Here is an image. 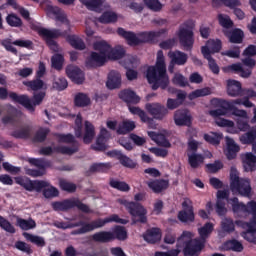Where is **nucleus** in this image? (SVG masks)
<instances>
[{
  "label": "nucleus",
  "instance_id": "obj_19",
  "mask_svg": "<svg viewBox=\"0 0 256 256\" xmlns=\"http://www.w3.org/2000/svg\"><path fill=\"white\" fill-rule=\"evenodd\" d=\"M109 139H111V133L107 131V128L102 127L95 145H92L91 148L94 151H105L107 149V142Z\"/></svg>",
  "mask_w": 256,
  "mask_h": 256
},
{
  "label": "nucleus",
  "instance_id": "obj_38",
  "mask_svg": "<svg viewBox=\"0 0 256 256\" xmlns=\"http://www.w3.org/2000/svg\"><path fill=\"white\" fill-rule=\"evenodd\" d=\"M46 11L48 15H54L56 17V21H60V23H65V21L67 20L65 12H63V10H61V8L57 6L48 5L46 7Z\"/></svg>",
  "mask_w": 256,
  "mask_h": 256
},
{
  "label": "nucleus",
  "instance_id": "obj_2",
  "mask_svg": "<svg viewBox=\"0 0 256 256\" xmlns=\"http://www.w3.org/2000/svg\"><path fill=\"white\" fill-rule=\"evenodd\" d=\"M168 29L162 28L158 31L140 32L136 34L133 31H126L124 28H118L117 33L120 37H123L130 47H137L143 45V43H154L155 39L161 37V35H167Z\"/></svg>",
  "mask_w": 256,
  "mask_h": 256
},
{
  "label": "nucleus",
  "instance_id": "obj_49",
  "mask_svg": "<svg viewBox=\"0 0 256 256\" xmlns=\"http://www.w3.org/2000/svg\"><path fill=\"white\" fill-rule=\"evenodd\" d=\"M135 127V122L123 121L122 124L119 125L116 132L118 135H127V133H131V131H133Z\"/></svg>",
  "mask_w": 256,
  "mask_h": 256
},
{
  "label": "nucleus",
  "instance_id": "obj_64",
  "mask_svg": "<svg viewBox=\"0 0 256 256\" xmlns=\"http://www.w3.org/2000/svg\"><path fill=\"white\" fill-rule=\"evenodd\" d=\"M218 21L224 29H231L233 27V20L228 15L219 14Z\"/></svg>",
  "mask_w": 256,
  "mask_h": 256
},
{
  "label": "nucleus",
  "instance_id": "obj_30",
  "mask_svg": "<svg viewBox=\"0 0 256 256\" xmlns=\"http://www.w3.org/2000/svg\"><path fill=\"white\" fill-rule=\"evenodd\" d=\"M168 57L171 59V63L173 65H185V63H187V60L189 59L186 53L179 50H176L174 52L170 51L168 53Z\"/></svg>",
  "mask_w": 256,
  "mask_h": 256
},
{
  "label": "nucleus",
  "instance_id": "obj_7",
  "mask_svg": "<svg viewBox=\"0 0 256 256\" xmlns=\"http://www.w3.org/2000/svg\"><path fill=\"white\" fill-rule=\"evenodd\" d=\"M127 229L124 226H116L113 231H100L92 235L95 243H111L117 239L118 241L127 240Z\"/></svg>",
  "mask_w": 256,
  "mask_h": 256
},
{
  "label": "nucleus",
  "instance_id": "obj_42",
  "mask_svg": "<svg viewBox=\"0 0 256 256\" xmlns=\"http://www.w3.org/2000/svg\"><path fill=\"white\" fill-rule=\"evenodd\" d=\"M5 21L9 27L21 29L23 27V20L15 13H10L6 16Z\"/></svg>",
  "mask_w": 256,
  "mask_h": 256
},
{
  "label": "nucleus",
  "instance_id": "obj_51",
  "mask_svg": "<svg viewBox=\"0 0 256 256\" xmlns=\"http://www.w3.org/2000/svg\"><path fill=\"white\" fill-rule=\"evenodd\" d=\"M0 228L6 233H10V235H15V233H17L15 226L2 215H0Z\"/></svg>",
  "mask_w": 256,
  "mask_h": 256
},
{
  "label": "nucleus",
  "instance_id": "obj_32",
  "mask_svg": "<svg viewBox=\"0 0 256 256\" xmlns=\"http://www.w3.org/2000/svg\"><path fill=\"white\" fill-rule=\"evenodd\" d=\"M224 251H233L234 253H243V243L237 239H231L223 243Z\"/></svg>",
  "mask_w": 256,
  "mask_h": 256
},
{
  "label": "nucleus",
  "instance_id": "obj_35",
  "mask_svg": "<svg viewBox=\"0 0 256 256\" xmlns=\"http://www.w3.org/2000/svg\"><path fill=\"white\" fill-rule=\"evenodd\" d=\"M203 57L204 59H207L208 61V67L214 75H219L221 69L219 68V65L215 61V58L213 56L209 55V49L203 48Z\"/></svg>",
  "mask_w": 256,
  "mask_h": 256
},
{
  "label": "nucleus",
  "instance_id": "obj_10",
  "mask_svg": "<svg viewBox=\"0 0 256 256\" xmlns=\"http://www.w3.org/2000/svg\"><path fill=\"white\" fill-rule=\"evenodd\" d=\"M54 136L58 138V143L72 144V147H69V146L54 147L55 153H61V155H74V153L79 152V142L75 140V136H73V134L56 133Z\"/></svg>",
  "mask_w": 256,
  "mask_h": 256
},
{
  "label": "nucleus",
  "instance_id": "obj_39",
  "mask_svg": "<svg viewBox=\"0 0 256 256\" xmlns=\"http://www.w3.org/2000/svg\"><path fill=\"white\" fill-rule=\"evenodd\" d=\"M109 186L112 187V189L121 191L122 193H129V191H131V186H129L127 182L117 180L115 178H110Z\"/></svg>",
  "mask_w": 256,
  "mask_h": 256
},
{
  "label": "nucleus",
  "instance_id": "obj_17",
  "mask_svg": "<svg viewBox=\"0 0 256 256\" xmlns=\"http://www.w3.org/2000/svg\"><path fill=\"white\" fill-rule=\"evenodd\" d=\"M212 103H218V105H220L221 107L210 112L212 117H221L223 115H227V113H231V110L233 109L234 105H237V103H235V100L227 101L218 98H214L212 100Z\"/></svg>",
  "mask_w": 256,
  "mask_h": 256
},
{
  "label": "nucleus",
  "instance_id": "obj_56",
  "mask_svg": "<svg viewBox=\"0 0 256 256\" xmlns=\"http://www.w3.org/2000/svg\"><path fill=\"white\" fill-rule=\"evenodd\" d=\"M51 63L53 69H56V71H61V69H63V63H65V57L63 54H54L51 58Z\"/></svg>",
  "mask_w": 256,
  "mask_h": 256
},
{
  "label": "nucleus",
  "instance_id": "obj_26",
  "mask_svg": "<svg viewBox=\"0 0 256 256\" xmlns=\"http://www.w3.org/2000/svg\"><path fill=\"white\" fill-rule=\"evenodd\" d=\"M107 62V56L92 52L90 55V59L86 62L87 67H103L105 63Z\"/></svg>",
  "mask_w": 256,
  "mask_h": 256
},
{
  "label": "nucleus",
  "instance_id": "obj_20",
  "mask_svg": "<svg viewBox=\"0 0 256 256\" xmlns=\"http://www.w3.org/2000/svg\"><path fill=\"white\" fill-rule=\"evenodd\" d=\"M119 99L124 101L125 104H127L128 109L130 107H135L131 105H137L138 103L141 102V97L135 93V91L131 89H124L119 93Z\"/></svg>",
  "mask_w": 256,
  "mask_h": 256
},
{
  "label": "nucleus",
  "instance_id": "obj_13",
  "mask_svg": "<svg viewBox=\"0 0 256 256\" xmlns=\"http://www.w3.org/2000/svg\"><path fill=\"white\" fill-rule=\"evenodd\" d=\"M28 162L30 165L37 167V169H28L26 173L30 177H43L45 175L47 169L51 167V161L45 158H29Z\"/></svg>",
  "mask_w": 256,
  "mask_h": 256
},
{
  "label": "nucleus",
  "instance_id": "obj_54",
  "mask_svg": "<svg viewBox=\"0 0 256 256\" xmlns=\"http://www.w3.org/2000/svg\"><path fill=\"white\" fill-rule=\"evenodd\" d=\"M214 7H219V5H225L229 9H235V7H240L241 1L239 0H212Z\"/></svg>",
  "mask_w": 256,
  "mask_h": 256
},
{
  "label": "nucleus",
  "instance_id": "obj_25",
  "mask_svg": "<svg viewBox=\"0 0 256 256\" xmlns=\"http://www.w3.org/2000/svg\"><path fill=\"white\" fill-rule=\"evenodd\" d=\"M144 241L146 243H150L151 245H155V243H159L161 241V229L159 228H151L146 231L143 235Z\"/></svg>",
  "mask_w": 256,
  "mask_h": 256
},
{
  "label": "nucleus",
  "instance_id": "obj_63",
  "mask_svg": "<svg viewBox=\"0 0 256 256\" xmlns=\"http://www.w3.org/2000/svg\"><path fill=\"white\" fill-rule=\"evenodd\" d=\"M119 163L122 167H126L127 169H135L137 167V162L133 161V159L129 158V156L122 154L119 159Z\"/></svg>",
  "mask_w": 256,
  "mask_h": 256
},
{
  "label": "nucleus",
  "instance_id": "obj_8",
  "mask_svg": "<svg viewBox=\"0 0 256 256\" xmlns=\"http://www.w3.org/2000/svg\"><path fill=\"white\" fill-rule=\"evenodd\" d=\"M9 97L14 101V103H19L25 107V109L30 111V113H35V107H37V105H41V103H43V99H45V92H38L34 94L32 100L29 99V96L27 95H18L15 92H10Z\"/></svg>",
  "mask_w": 256,
  "mask_h": 256
},
{
  "label": "nucleus",
  "instance_id": "obj_48",
  "mask_svg": "<svg viewBox=\"0 0 256 256\" xmlns=\"http://www.w3.org/2000/svg\"><path fill=\"white\" fill-rule=\"evenodd\" d=\"M95 51H99L101 55H104L106 58L109 57V53L111 52V45H109L106 41H99L94 43L93 45Z\"/></svg>",
  "mask_w": 256,
  "mask_h": 256
},
{
  "label": "nucleus",
  "instance_id": "obj_28",
  "mask_svg": "<svg viewBox=\"0 0 256 256\" xmlns=\"http://www.w3.org/2000/svg\"><path fill=\"white\" fill-rule=\"evenodd\" d=\"M208 49L209 55L211 56L214 53H219L221 49H223V42H221V39H209L206 42V46L201 47V53L203 55V49Z\"/></svg>",
  "mask_w": 256,
  "mask_h": 256
},
{
  "label": "nucleus",
  "instance_id": "obj_45",
  "mask_svg": "<svg viewBox=\"0 0 256 256\" xmlns=\"http://www.w3.org/2000/svg\"><path fill=\"white\" fill-rule=\"evenodd\" d=\"M16 225L17 227H20L22 231H30V229H35V227H37V223L32 218L28 220L23 218H17Z\"/></svg>",
  "mask_w": 256,
  "mask_h": 256
},
{
  "label": "nucleus",
  "instance_id": "obj_62",
  "mask_svg": "<svg viewBox=\"0 0 256 256\" xmlns=\"http://www.w3.org/2000/svg\"><path fill=\"white\" fill-rule=\"evenodd\" d=\"M123 57H125V50L123 48H111L107 59H110L111 61H117L119 59H123Z\"/></svg>",
  "mask_w": 256,
  "mask_h": 256
},
{
  "label": "nucleus",
  "instance_id": "obj_44",
  "mask_svg": "<svg viewBox=\"0 0 256 256\" xmlns=\"http://www.w3.org/2000/svg\"><path fill=\"white\" fill-rule=\"evenodd\" d=\"M247 232L244 234V239H246V241H249V243H254L256 244V222L255 221H251L248 222L247 224Z\"/></svg>",
  "mask_w": 256,
  "mask_h": 256
},
{
  "label": "nucleus",
  "instance_id": "obj_23",
  "mask_svg": "<svg viewBox=\"0 0 256 256\" xmlns=\"http://www.w3.org/2000/svg\"><path fill=\"white\" fill-rule=\"evenodd\" d=\"M226 145L225 155L228 161H233L237 157V152L241 151V148L235 143L233 138H226Z\"/></svg>",
  "mask_w": 256,
  "mask_h": 256
},
{
  "label": "nucleus",
  "instance_id": "obj_18",
  "mask_svg": "<svg viewBox=\"0 0 256 256\" xmlns=\"http://www.w3.org/2000/svg\"><path fill=\"white\" fill-rule=\"evenodd\" d=\"M66 75L76 85H83L85 83V73L77 66H67Z\"/></svg>",
  "mask_w": 256,
  "mask_h": 256
},
{
  "label": "nucleus",
  "instance_id": "obj_57",
  "mask_svg": "<svg viewBox=\"0 0 256 256\" xmlns=\"http://www.w3.org/2000/svg\"><path fill=\"white\" fill-rule=\"evenodd\" d=\"M243 163L246 164V167H248L249 171H255L256 169V156L255 154L249 152L246 153L243 158Z\"/></svg>",
  "mask_w": 256,
  "mask_h": 256
},
{
  "label": "nucleus",
  "instance_id": "obj_58",
  "mask_svg": "<svg viewBox=\"0 0 256 256\" xmlns=\"http://www.w3.org/2000/svg\"><path fill=\"white\" fill-rule=\"evenodd\" d=\"M49 133H51V130L49 128H39L33 138L35 143H44Z\"/></svg>",
  "mask_w": 256,
  "mask_h": 256
},
{
  "label": "nucleus",
  "instance_id": "obj_9",
  "mask_svg": "<svg viewBox=\"0 0 256 256\" xmlns=\"http://www.w3.org/2000/svg\"><path fill=\"white\" fill-rule=\"evenodd\" d=\"M51 207L53 211H62L63 213H67V211H71V209H75V207H77L78 210L82 213H91V208L89 205L75 198L64 199L62 201H54L51 203Z\"/></svg>",
  "mask_w": 256,
  "mask_h": 256
},
{
  "label": "nucleus",
  "instance_id": "obj_52",
  "mask_svg": "<svg viewBox=\"0 0 256 256\" xmlns=\"http://www.w3.org/2000/svg\"><path fill=\"white\" fill-rule=\"evenodd\" d=\"M23 237H25L27 241H30V243L37 245V247H45L46 245L44 237L33 235L27 232L23 233Z\"/></svg>",
  "mask_w": 256,
  "mask_h": 256
},
{
  "label": "nucleus",
  "instance_id": "obj_1",
  "mask_svg": "<svg viewBox=\"0 0 256 256\" xmlns=\"http://www.w3.org/2000/svg\"><path fill=\"white\" fill-rule=\"evenodd\" d=\"M146 78L152 90L167 89L169 87V75L167 74V65L165 64V55L163 50L157 52L156 64L149 66L146 71Z\"/></svg>",
  "mask_w": 256,
  "mask_h": 256
},
{
  "label": "nucleus",
  "instance_id": "obj_11",
  "mask_svg": "<svg viewBox=\"0 0 256 256\" xmlns=\"http://www.w3.org/2000/svg\"><path fill=\"white\" fill-rule=\"evenodd\" d=\"M118 203L123 205L132 217H138V223H147V210L143 205L137 202H129L125 199H119Z\"/></svg>",
  "mask_w": 256,
  "mask_h": 256
},
{
  "label": "nucleus",
  "instance_id": "obj_16",
  "mask_svg": "<svg viewBox=\"0 0 256 256\" xmlns=\"http://www.w3.org/2000/svg\"><path fill=\"white\" fill-rule=\"evenodd\" d=\"M145 109L157 121H163L164 117L169 115V110L161 103H147Z\"/></svg>",
  "mask_w": 256,
  "mask_h": 256
},
{
  "label": "nucleus",
  "instance_id": "obj_33",
  "mask_svg": "<svg viewBox=\"0 0 256 256\" xmlns=\"http://www.w3.org/2000/svg\"><path fill=\"white\" fill-rule=\"evenodd\" d=\"M84 136H83V142L86 145H89L95 139V126L93 123L89 121L84 122Z\"/></svg>",
  "mask_w": 256,
  "mask_h": 256
},
{
  "label": "nucleus",
  "instance_id": "obj_31",
  "mask_svg": "<svg viewBox=\"0 0 256 256\" xmlns=\"http://www.w3.org/2000/svg\"><path fill=\"white\" fill-rule=\"evenodd\" d=\"M188 163L192 169H199L205 163V156L197 152L187 153Z\"/></svg>",
  "mask_w": 256,
  "mask_h": 256
},
{
  "label": "nucleus",
  "instance_id": "obj_36",
  "mask_svg": "<svg viewBox=\"0 0 256 256\" xmlns=\"http://www.w3.org/2000/svg\"><path fill=\"white\" fill-rule=\"evenodd\" d=\"M226 37H228L230 43L240 44L243 43L245 33L243 32V30L235 28L232 31L226 33Z\"/></svg>",
  "mask_w": 256,
  "mask_h": 256
},
{
  "label": "nucleus",
  "instance_id": "obj_4",
  "mask_svg": "<svg viewBox=\"0 0 256 256\" xmlns=\"http://www.w3.org/2000/svg\"><path fill=\"white\" fill-rule=\"evenodd\" d=\"M183 243V253L184 256H198L203 249H205V244L199 239L193 240V233L190 231H183L181 236L177 239L176 247L179 249Z\"/></svg>",
  "mask_w": 256,
  "mask_h": 256
},
{
  "label": "nucleus",
  "instance_id": "obj_24",
  "mask_svg": "<svg viewBox=\"0 0 256 256\" xmlns=\"http://www.w3.org/2000/svg\"><path fill=\"white\" fill-rule=\"evenodd\" d=\"M147 186L153 193H162L165 189L169 188V180L165 179H156L147 182Z\"/></svg>",
  "mask_w": 256,
  "mask_h": 256
},
{
  "label": "nucleus",
  "instance_id": "obj_47",
  "mask_svg": "<svg viewBox=\"0 0 256 256\" xmlns=\"http://www.w3.org/2000/svg\"><path fill=\"white\" fill-rule=\"evenodd\" d=\"M31 131V126L27 125L20 130L13 131L11 137H14V139H29L31 137Z\"/></svg>",
  "mask_w": 256,
  "mask_h": 256
},
{
  "label": "nucleus",
  "instance_id": "obj_21",
  "mask_svg": "<svg viewBox=\"0 0 256 256\" xmlns=\"http://www.w3.org/2000/svg\"><path fill=\"white\" fill-rule=\"evenodd\" d=\"M174 122L178 127H191V115L185 109L177 110L174 113Z\"/></svg>",
  "mask_w": 256,
  "mask_h": 256
},
{
  "label": "nucleus",
  "instance_id": "obj_55",
  "mask_svg": "<svg viewBox=\"0 0 256 256\" xmlns=\"http://www.w3.org/2000/svg\"><path fill=\"white\" fill-rule=\"evenodd\" d=\"M207 95H211V88H209V87H205L202 89H196V90L192 91L188 95V99H190V101H193V99H198V97H207Z\"/></svg>",
  "mask_w": 256,
  "mask_h": 256
},
{
  "label": "nucleus",
  "instance_id": "obj_37",
  "mask_svg": "<svg viewBox=\"0 0 256 256\" xmlns=\"http://www.w3.org/2000/svg\"><path fill=\"white\" fill-rule=\"evenodd\" d=\"M112 168L113 164L111 162L93 163L90 166L89 171L90 173H109Z\"/></svg>",
  "mask_w": 256,
  "mask_h": 256
},
{
  "label": "nucleus",
  "instance_id": "obj_41",
  "mask_svg": "<svg viewBox=\"0 0 256 256\" xmlns=\"http://www.w3.org/2000/svg\"><path fill=\"white\" fill-rule=\"evenodd\" d=\"M23 85L28 88V91H41L45 87V82L41 78L36 77L34 80L24 81Z\"/></svg>",
  "mask_w": 256,
  "mask_h": 256
},
{
  "label": "nucleus",
  "instance_id": "obj_6",
  "mask_svg": "<svg viewBox=\"0 0 256 256\" xmlns=\"http://www.w3.org/2000/svg\"><path fill=\"white\" fill-rule=\"evenodd\" d=\"M195 23L193 20H186L182 23L178 30L179 43L184 47L185 51H191L193 45H195Z\"/></svg>",
  "mask_w": 256,
  "mask_h": 256
},
{
  "label": "nucleus",
  "instance_id": "obj_22",
  "mask_svg": "<svg viewBox=\"0 0 256 256\" xmlns=\"http://www.w3.org/2000/svg\"><path fill=\"white\" fill-rule=\"evenodd\" d=\"M227 93L229 97H243V86L237 80L227 81Z\"/></svg>",
  "mask_w": 256,
  "mask_h": 256
},
{
  "label": "nucleus",
  "instance_id": "obj_50",
  "mask_svg": "<svg viewBox=\"0 0 256 256\" xmlns=\"http://www.w3.org/2000/svg\"><path fill=\"white\" fill-rule=\"evenodd\" d=\"M106 224L107 218H98L96 220L91 221L90 223L85 222L88 233H91V231H95V229H101V227H105Z\"/></svg>",
  "mask_w": 256,
  "mask_h": 256
},
{
  "label": "nucleus",
  "instance_id": "obj_14",
  "mask_svg": "<svg viewBox=\"0 0 256 256\" xmlns=\"http://www.w3.org/2000/svg\"><path fill=\"white\" fill-rule=\"evenodd\" d=\"M0 45L4 47L9 53H13V55H17L18 51L15 47H21L23 49H28L29 51L33 50L35 45L33 41L26 39H17L11 42V39H3L0 41ZM15 45V47L13 46Z\"/></svg>",
  "mask_w": 256,
  "mask_h": 256
},
{
  "label": "nucleus",
  "instance_id": "obj_60",
  "mask_svg": "<svg viewBox=\"0 0 256 256\" xmlns=\"http://www.w3.org/2000/svg\"><path fill=\"white\" fill-rule=\"evenodd\" d=\"M232 201V210L234 213H245L249 211L247 209V205H245L243 202H239V198L234 197L231 199Z\"/></svg>",
  "mask_w": 256,
  "mask_h": 256
},
{
  "label": "nucleus",
  "instance_id": "obj_27",
  "mask_svg": "<svg viewBox=\"0 0 256 256\" xmlns=\"http://www.w3.org/2000/svg\"><path fill=\"white\" fill-rule=\"evenodd\" d=\"M129 111L132 113V115H138L142 123H147L149 127H153L155 125V118L149 117L145 110H142L139 107H130Z\"/></svg>",
  "mask_w": 256,
  "mask_h": 256
},
{
  "label": "nucleus",
  "instance_id": "obj_59",
  "mask_svg": "<svg viewBox=\"0 0 256 256\" xmlns=\"http://www.w3.org/2000/svg\"><path fill=\"white\" fill-rule=\"evenodd\" d=\"M256 139V130H250L247 133L240 136V142L242 145H251L252 143H255Z\"/></svg>",
  "mask_w": 256,
  "mask_h": 256
},
{
  "label": "nucleus",
  "instance_id": "obj_12",
  "mask_svg": "<svg viewBox=\"0 0 256 256\" xmlns=\"http://www.w3.org/2000/svg\"><path fill=\"white\" fill-rule=\"evenodd\" d=\"M38 35L43 37V39L46 41V45L51 51H53V53H59V44H57V41L53 39H59V37H63V32H61V30H49L47 28H40L38 30Z\"/></svg>",
  "mask_w": 256,
  "mask_h": 256
},
{
  "label": "nucleus",
  "instance_id": "obj_40",
  "mask_svg": "<svg viewBox=\"0 0 256 256\" xmlns=\"http://www.w3.org/2000/svg\"><path fill=\"white\" fill-rule=\"evenodd\" d=\"M74 105L75 107H89L91 105V98L83 92H78L74 97Z\"/></svg>",
  "mask_w": 256,
  "mask_h": 256
},
{
  "label": "nucleus",
  "instance_id": "obj_46",
  "mask_svg": "<svg viewBox=\"0 0 256 256\" xmlns=\"http://www.w3.org/2000/svg\"><path fill=\"white\" fill-rule=\"evenodd\" d=\"M117 13L113 11H105L102 13V15L98 18L99 23H103L104 25H107L109 23H117Z\"/></svg>",
  "mask_w": 256,
  "mask_h": 256
},
{
  "label": "nucleus",
  "instance_id": "obj_34",
  "mask_svg": "<svg viewBox=\"0 0 256 256\" xmlns=\"http://www.w3.org/2000/svg\"><path fill=\"white\" fill-rule=\"evenodd\" d=\"M213 229V223L207 222L206 224H204V226L198 229V234L200 235V239H198V241H201V243L205 245L207 239H209V237L213 233Z\"/></svg>",
  "mask_w": 256,
  "mask_h": 256
},
{
  "label": "nucleus",
  "instance_id": "obj_53",
  "mask_svg": "<svg viewBox=\"0 0 256 256\" xmlns=\"http://www.w3.org/2000/svg\"><path fill=\"white\" fill-rule=\"evenodd\" d=\"M89 11H99L103 7V0H79Z\"/></svg>",
  "mask_w": 256,
  "mask_h": 256
},
{
  "label": "nucleus",
  "instance_id": "obj_3",
  "mask_svg": "<svg viewBox=\"0 0 256 256\" xmlns=\"http://www.w3.org/2000/svg\"><path fill=\"white\" fill-rule=\"evenodd\" d=\"M16 183L30 193H32V191H36V193L42 192L45 199H55V197H59V189L45 180H31L29 178L19 177L16 178Z\"/></svg>",
  "mask_w": 256,
  "mask_h": 256
},
{
  "label": "nucleus",
  "instance_id": "obj_43",
  "mask_svg": "<svg viewBox=\"0 0 256 256\" xmlns=\"http://www.w3.org/2000/svg\"><path fill=\"white\" fill-rule=\"evenodd\" d=\"M66 41L69 43V45H71V47L77 49L78 51H84L86 47L85 42H83V40L76 35H68L66 37Z\"/></svg>",
  "mask_w": 256,
  "mask_h": 256
},
{
  "label": "nucleus",
  "instance_id": "obj_29",
  "mask_svg": "<svg viewBox=\"0 0 256 256\" xmlns=\"http://www.w3.org/2000/svg\"><path fill=\"white\" fill-rule=\"evenodd\" d=\"M106 87L109 89H119V87H121V74L115 70L110 71Z\"/></svg>",
  "mask_w": 256,
  "mask_h": 256
},
{
  "label": "nucleus",
  "instance_id": "obj_61",
  "mask_svg": "<svg viewBox=\"0 0 256 256\" xmlns=\"http://www.w3.org/2000/svg\"><path fill=\"white\" fill-rule=\"evenodd\" d=\"M143 3L147 9H150V11H154L155 13L163 9V4H161L159 0H143Z\"/></svg>",
  "mask_w": 256,
  "mask_h": 256
},
{
  "label": "nucleus",
  "instance_id": "obj_15",
  "mask_svg": "<svg viewBox=\"0 0 256 256\" xmlns=\"http://www.w3.org/2000/svg\"><path fill=\"white\" fill-rule=\"evenodd\" d=\"M178 219L181 223H193L195 221V210L191 199L185 198L182 202V210L178 212Z\"/></svg>",
  "mask_w": 256,
  "mask_h": 256
},
{
  "label": "nucleus",
  "instance_id": "obj_5",
  "mask_svg": "<svg viewBox=\"0 0 256 256\" xmlns=\"http://www.w3.org/2000/svg\"><path fill=\"white\" fill-rule=\"evenodd\" d=\"M230 189L233 193L241 195V197H252L253 188L251 187V180L249 178H240L237 168L231 167L230 170Z\"/></svg>",
  "mask_w": 256,
  "mask_h": 256
}]
</instances>
